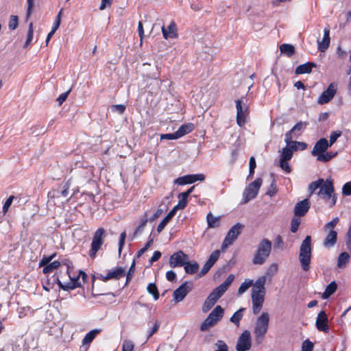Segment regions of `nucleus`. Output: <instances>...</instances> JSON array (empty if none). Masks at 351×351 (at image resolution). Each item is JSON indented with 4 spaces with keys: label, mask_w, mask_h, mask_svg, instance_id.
Instances as JSON below:
<instances>
[{
    "label": "nucleus",
    "mask_w": 351,
    "mask_h": 351,
    "mask_svg": "<svg viewBox=\"0 0 351 351\" xmlns=\"http://www.w3.org/2000/svg\"><path fill=\"white\" fill-rule=\"evenodd\" d=\"M301 220L300 219V217L294 216L291 220V231L292 232H296L298 227L300 224Z\"/></svg>",
    "instance_id": "09e8293b"
},
{
    "label": "nucleus",
    "mask_w": 351,
    "mask_h": 351,
    "mask_svg": "<svg viewBox=\"0 0 351 351\" xmlns=\"http://www.w3.org/2000/svg\"><path fill=\"white\" fill-rule=\"evenodd\" d=\"M293 136H291L290 134H285V141L286 143V146L293 153L294 151L298 150V145H295L294 143H298V141H292L293 138Z\"/></svg>",
    "instance_id": "72a5a7b5"
},
{
    "label": "nucleus",
    "mask_w": 351,
    "mask_h": 351,
    "mask_svg": "<svg viewBox=\"0 0 351 351\" xmlns=\"http://www.w3.org/2000/svg\"><path fill=\"white\" fill-rule=\"evenodd\" d=\"M219 257V250H215L210 257L208 258V261L206 263L208 264L210 266H213L215 263L217 261V259Z\"/></svg>",
    "instance_id": "de8ad7c7"
},
{
    "label": "nucleus",
    "mask_w": 351,
    "mask_h": 351,
    "mask_svg": "<svg viewBox=\"0 0 351 351\" xmlns=\"http://www.w3.org/2000/svg\"><path fill=\"white\" fill-rule=\"evenodd\" d=\"M313 343L308 339H306L302 343L301 351H313Z\"/></svg>",
    "instance_id": "13d9d810"
},
{
    "label": "nucleus",
    "mask_w": 351,
    "mask_h": 351,
    "mask_svg": "<svg viewBox=\"0 0 351 351\" xmlns=\"http://www.w3.org/2000/svg\"><path fill=\"white\" fill-rule=\"evenodd\" d=\"M51 257L49 256H43L41 260L39 262L40 267H45L47 265H48L51 262Z\"/></svg>",
    "instance_id": "69168bd1"
},
{
    "label": "nucleus",
    "mask_w": 351,
    "mask_h": 351,
    "mask_svg": "<svg viewBox=\"0 0 351 351\" xmlns=\"http://www.w3.org/2000/svg\"><path fill=\"white\" fill-rule=\"evenodd\" d=\"M234 280V276L230 274L225 281L221 284V295L226 292Z\"/></svg>",
    "instance_id": "e433bc0d"
},
{
    "label": "nucleus",
    "mask_w": 351,
    "mask_h": 351,
    "mask_svg": "<svg viewBox=\"0 0 351 351\" xmlns=\"http://www.w3.org/2000/svg\"><path fill=\"white\" fill-rule=\"evenodd\" d=\"M266 282V276H262L259 277L256 282L252 285V291L265 292V285Z\"/></svg>",
    "instance_id": "bb28decb"
},
{
    "label": "nucleus",
    "mask_w": 351,
    "mask_h": 351,
    "mask_svg": "<svg viewBox=\"0 0 351 351\" xmlns=\"http://www.w3.org/2000/svg\"><path fill=\"white\" fill-rule=\"evenodd\" d=\"M350 256L347 252L341 253L337 259V266L339 268H343L348 263Z\"/></svg>",
    "instance_id": "c9c22d12"
},
{
    "label": "nucleus",
    "mask_w": 351,
    "mask_h": 351,
    "mask_svg": "<svg viewBox=\"0 0 351 351\" xmlns=\"http://www.w3.org/2000/svg\"><path fill=\"white\" fill-rule=\"evenodd\" d=\"M61 265L60 261H54L53 262H50L48 265H47L43 269V273L44 274H47L53 272L54 270L58 269V267Z\"/></svg>",
    "instance_id": "473e14b6"
},
{
    "label": "nucleus",
    "mask_w": 351,
    "mask_h": 351,
    "mask_svg": "<svg viewBox=\"0 0 351 351\" xmlns=\"http://www.w3.org/2000/svg\"><path fill=\"white\" fill-rule=\"evenodd\" d=\"M219 298V287H217L208 296L202 306L204 312L208 311Z\"/></svg>",
    "instance_id": "6ab92c4d"
},
{
    "label": "nucleus",
    "mask_w": 351,
    "mask_h": 351,
    "mask_svg": "<svg viewBox=\"0 0 351 351\" xmlns=\"http://www.w3.org/2000/svg\"><path fill=\"white\" fill-rule=\"evenodd\" d=\"M265 292L252 291V310L254 314L258 313L264 302Z\"/></svg>",
    "instance_id": "2eb2a0df"
},
{
    "label": "nucleus",
    "mask_w": 351,
    "mask_h": 351,
    "mask_svg": "<svg viewBox=\"0 0 351 351\" xmlns=\"http://www.w3.org/2000/svg\"><path fill=\"white\" fill-rule=\"evenodd\" d=\"M194 129V124L193 123H188L180 125L178 130L176 131V132L178 137L181 138L182 136L193 132Z\"/></svg>",
    "instance_id": "a878e982"
},
{
    "label": "nucleus",
    "mask_w": 351,
    "mask_h": 351,
    "mask_svg": "<svg viewBox=\"0 0 351 351\" xmlns=\"http://www.w3.org/2000/svg\"><path fill=\"white\" fill-rule=\"evenodd\" d=\"M100 330H90L82 340L84 346L90 344Z\"/></svg>",
    "instance_id": "ea45409f"
},
{
    "label": "nucleus",
    "mask_w": 351,
    "mask_h": 351,
    "mask_svg": "<svg viewBox=\"0 0 351 351\" xmlns=\"http://www.w3.org/2000/svg\"><path fill=\"white\" fill-rule=\"evenodd\" d=\"M243 309H239L237 312H235L233 315L230 317V321L234 323L237 326L243 317Z\"/></svg>",
    "instance_id": "864d4df0"
},
{
    "label": "nucleus",
    "mask_w": 351,
    "mask_h": 351,
    "mask_svg": "<svg viewBox=\"0 0 351 351\" xmlns=\"http://www.w3.org/2000/svg\"><path fill=\"white\" fill-rule=\"evenodd\" d=\"M280 49L282 53L287 55L291 57L295 51V48L293 45L289 44H282L280 47Z\"/></svg>",
    "instance_id": "4c0bfd02"
},
{
    "label": "nucleus",
    "mask_w": 351,
    "mask_h": 351,
    "mask_svg": "<svg viewBox=\"0 0 351 351\" xmlns=\"http://www.w3.org/2000/svg\"><path fill=\"white\" fill-rule=\"evenodd\" d=\"M176 212L172 209L168 213L165 218L160 221L157 227V232L160 233L162 232L169 221L174 217Z\"/></svg>",
    "instance_id": "cd10ccee"
},
{
    "label": "nucleus",
    "mask_w": 351,
    "mask_h": 351,
    "mask_svg": "<svg viewBox=\"0 0 351 351\" xmlns=\"http://www.w3.org/2000/svg\"><path fill=\"white\" fill-rule=\"evenodd\" d=\"M161 30L165 39L176 38L178 36L176 24L174 21H171L167 28L164 26L162 27Z\"/></svg>",
    "instance_id": "4be33fe9"
},
{
    "label": "nucleus",
    "mask_w": 351,
    "mask_h": 351,
    "mask_svg": "<svg viewBox=\"0 0 351 351\" xmlns=\"http://www.w3.org/2000/svg\"><path fill=\"white\" fill-rule=\"evenodd\" d=\"M308 123L306 122L300 121L296 123L290 131L287 132L286 134H290L291 136H293V137H298L302 131L305 130Z\"/></svg>",
    "instance_id": "b1692460"
},
{
    "label": "nucleus",
    "mask_w": 351,
    "mask_h": 351,
    "mask_svg": "<svg viewBox=\"0 0 351 351\" xmlns=\"http://www.w3.org/2000/svg\"><path fill=\"white\" fill-rule=\"evenodd\" d=\"M337 90V84L336 83H330L326 90H325L318 97L317 103L319 105L328 104L335 95Z\"/></svg>",
    "instance_id": "ddd939ff"
},
{
    "label": "nucleus",
    "mask_w": 351,
    "mask_h": 351,
    "mask_svg": "<svg viewBox=\"0 0 351 351\" xmlns=\"http://www.w3.org/2000/svg\"><path fill=\"white\" fill-rule=\"evenodd\" d=\"M219 217H215L211 213H208L206 216L208 228H213L218 226Z\"/></svg>",
    "instance_id": "58836bf2"
},
{
    "label": "nucleus",
    "mask_w": 351,
    "mask_h": 351,
    "mask_svg": "<svg viewBox=\"0 0 351 351\" xmlns=\"http://www.w3.org/2000/svg\"><path fill=\"white\" fill-rule=\"evenodd\" d=\"M184 266L186 273L189 274H194L197 273L199 269V265L195 262L191 263L186 261Z\"/></svg>",
    "instance_id": "f704fd0d"
},
{
    "label": "nucleus",
    "mask_w": 351,
    "mask_h": 351,
    "mask_svg": "<svg viewBox=\"0 0 351 351\" xmlns=\"http://www.w3.org/2000/svg\"><path fill=\"white\" fill-rule=\"evenodd\" d=\"M148 221L147 213L145 214L144 217L141 219L140 224L135 229L134 232V237H135L138 233L141 232L144 228V227L146 226L147 223Z\"/></svg>",
    "instance_id": "c03bdc74"
},
{
    "label": "nucleus",
    "mask_w": 351,
    "mask_h": 351,
    "mask_svg": "<svg viewBox=\"0 0 351 351\" xmlns=\"http://www.w3.org/2000/svg\"><path fill=\"white\" fill-rule=\"evenodd\" d=\"M125 269L121 267L113 268L108 271L106 276L99 274L98 278L103 282L110 280H119L125 276Z\"/></svg>",
    "instance_id": "4468645a"
},
{
    "label": "nucleus",
    "mask_w": 351,
    "mask_h": 351,
    "mask_svg": "<svg viewBox=\"0 0 351 351\" xmlns=\"http://www.w3.org/2000/svg\"><path fill=\"white\" fill-rule=\"evenodd\" d=\"M341 132L339 130L333 131L330 133L329 136L330 140L328 142L330 147H331L336 142L337 139L341 136Z\"/></svg>",
    "instance_id": "3c124183"
},
{
    "label": "nucleus",
    "mask_w": 351,
    "mask_h": 351,
    "mask_svg": "<svg viewBox=\"0 0 351 351\" xmlns=\"http://www.w3.org/2000/svg\"><path fill=\"white\" fill-rule=\"evenodd\" d=\"M253 285V280L250 279H245V281L241 285L239 288V294L245 293Z\"/></svg>",
    "instance_id": "37998d69"
},
{
    "label": "nucleus",
    "mask_w": 351,
    "mask_h": 351,
    "mask_svg": "<svg viewBox=\"0 0 351 351\" xmlns=\"http://www.w3.org/2000/svg\"><path fill=\"white\" fill-rule=\"evenodd\" d=\"M346 245L347 248L351 251V225L346 234Z\"/></svg>",
    "instance_id": "774afa93"
},
{
    "label": "nucleus",
    "mask_w": 351,
    "mask_h": 351,
    "mask_svg": "<svg viewBox=\"0 0 351 351\" xmlns=\"http://www.w3.org/2000/svg\"><path fill=\"white\" fill-rule=\"evenodd\" d=\"M278 270V265L276 263H272L267 269L266 274L273 276L276 275Z\"/></svg>",
    "instance_id": "4d7b16f0"
},
{
    "label": "nucleus",
    "mask_w": 351,
    "mask_h": 351,
    "mask_svg": "<svg viewBox=\"0 0 351 351\" xmlns=\"http://www.w3.org/2000/svg\"><path fill=\"white\" fill-rule=\"evenodd\" d=\"M70 281L63 284L59 278H57V284L58 287L64 291L73 290L82 286V282H86L88 279V275L82 270L78 271L77 275L74 271L71 272V275H68Z\"/></svg>",
    "instance_id": "39448f33"
},
{
    "label": "nucleus",
    "mask_w": 351,
    "mask_h": 351,
    "mask_svg": "<svg viewBox=\"0 0 351 351\" xmlns=\"http://www.w3.org/2000/svg\"><path fill=\"white\" fill-rule=\"evenodd\" d=\"M337 285L335 281L331 282L325 289V291L322 295L323 299H327L332 295L337 290Z\"/></svg>",
    "instance_id": "2f4dec72"
},
{
    "label": "nucleus",
    "mask_w": 351,
    "mask_h": 351,
    "mask_svg": "<svg viewBox=\"0 0 351 351\" xmlns=\"http://www.w3.org/2000/svg\"><path fill=\"white\" fill-rule=\"evenodd\" d=\"M328 317L324 311H321L317 317L316 326L317 329H327Z\"/></svg>",
    "instance_id": "393cba45"
},
{
    "label": "nucleus",
    "mask_w": 351,
    "mask_h": 351,
    "mask_svg": "<svg viewBox=\"0 0 351 351\" xmlns=\"http://www.w3.org/2000/svg\"><path fill=\"white\" fill-rule=\"evenodd\" d=\"M269 323V315L263 313L257 320L256 329H267Z\"/></svg>",
    "instance_id": "c85d7f7f"
},
{
    "label": "nucleus",
    "mask_w": 351,
    "mask_h": 351,
    "mask_svg": "<svg viewBox=\"0 0 351 351\" xmlns=\"http://www.w3.org/2000/svg\"><path fill=\"white\" fill-rule=\"evenodd\" d=\"M342 193L345 195H351V182L343 185L342 188Z\"/></svg>",
    "instance_id": "338daca9"
},
{
    "label": "nucleus",
    "mask_w": 351,
    "mask_h": 351,
    "mask_svg": "<svg viewBox=\"0 0 351 351\" xmlns=\"http://www.w3.org/2000/svg\"><path fill=\"white\" fill-rule=\"evenodd\" d=\"M310 208V202L308 199H304L298 202L294 208V214L297 217H302L308 212Z\"/></svg>",
    "instance_id": "412c9836"
},
{
    "label": "nucleus",
    "mask_w": 351,
    "mask_h": 351,
    "mask_svg": "<svg viewBox=\"0 0 351 351\" xmlns=\"http://www.w3.org/2000/svg\"><path fill=\"white\" fill-rule=\"evenodd\" d=\"M191 290V287L189 286V282H185L182 284L178 289L173 292L174 300L177 302L182 301L185 296L187 295L189 291Z\"/></svg>",
    "instance_id": "aec40b11"
},
{
    "label": "nucleus",
    "mask_w": 351,
    "mask_h": 351,
    "mask_svg": "<svg viewBox=\"0 0 351 351\" xmlns=\"http://www.w3.org/2000/svg\"><path fill=\"white\" fill-rule=\"evenodd\" d=\"M34 36V29H33V23H30L28 27L27 39L24 45V47H27L33 39Z\"/></svg>",
    "instance_id": "a18cd8bd"
},
{
    "label": "nucleus",
    "mask_w": 351,
    "mask_h": 351,
    "mask_svg": "<svg viewBox=\"0 0 351 351\" xmlns=\"http://www.w3.org/2000/svg\"><path fill=\"white\" fill-rule=\"evenodd\" d=\"M317 195L329 208H332L337 202V197L334 193L333 184L330 180L328 179L326 181L323 180Z\"/></svg>",
    "instance_id": "7ed1b4c3"
},
{
    "label": "nucleus",
    "mask_w": 351,
    "mask_h": 351,
    "mask_svg": "<svg viewBox=\"0 0 351 351\" xmlns=\"http://www.w3.org/2000/svg\"><path fill=\"white\" fill-rule=\"evenodd\" d=\"M328 147L330 146L328 140L325 138H322L315 144L311 151V154L315 156L317 160L319 162H328L337 154V153L327 152Z\"/></svg>",
    "instance_id": "f257e3e1"
},
{
    "label": "nucleus",
    "mask_w": 351,
    "mask_h": 351,
    "mask_svg": "<svg viewBox=\"0 0 351 351\" xmlns=\"http://www.w3.org/2000/svg\"><path fill=\"white\" fill-rule=\"evenodd\" d=\"M244 225L241 223H237L234 225L228 232L222 243V250H226L229 247L234 241L238 238L239 235L241 233Z\"/></svg>",
    "instance_id": "9d476101"
},
{
    "label": "nucleus",
    "mask_w": 351,
    "mask_h": 351,
    "mask_svg": "<svg viewBox=\"0 0 351 351\" xmlns=\"http://www.w3.org/2000/svg\"><path fill=\"white\" fill-rule=\"evenodd\" d=\"M330 42V29L328 27H325L324 29V36L322 40L321 41L317 40L318 49L322 52H324L329 47Z\"/></svg>",
    "instance_id": "5701e85b"
},
{
    "label": "nucleus",
    "mask_w": 351,
    "mask_h": 351,
    "mask_svg": "<svg viewBox=\"0 0 351 351\" xmlns=\"http://www.w3.org/2000/svg\"><path fill=\"white\" fill-rule=\"evenodd\" d=\"M252 347V338L249 330H244L239 336L237 345V351H247Z\"/></svg>",
    "instance_id": "f8f14e48"
},
{
    "label": "nucleus",
    "mask_w": 351,
    "mask_h": 351,
    "mask_svg": "<svg viewBox=\"0 0 351 351\" xmlns=\"http://www.w3.org/2000/svg\"><path fill=\"white\" fill-rule=\"evenodd\" d=\"M293 157V152L285 146L280 152L279 166L286 173H289L291 171V168L289 164V161Z\"/></svg>",
    "instance_id": "9b49d317"
},
{
    "label": "nucleus",
    "mask_w": 351,
    "mask_h": 351,
    "mask_svg": "<svg viewBox=\"0 0 351 351\" xmlns=\"http://www.w3.org/2000/svg\"><path fill=\"white\" fill-rule=\"evenodd\" d=\"M125 106L123 104H117L112 106V109L114 111H117L119 114H123L125 110Z\"/></svg>",
    "instance_id": "0e129e2a"
},
{
    "label": "nucleus",
    "mask_w": 351,
    "mask_h": 351,
    "mask_svg": "<svg viewBox=\"0 0 351 351\" xmlns=\"http://www.w3.org/2000/svg\"><path fill=\"white\" fill-rule=\"evenodd\" d=\"M106 237V230L104 228H99L93 234L90 249L88 255L90 258H94L97 252L101 248Z\"/></svg>",
    "instance_id": "6e6552de"
},
{
    "label": "nucleus",
    "mask_w": 351,
    "mask_h": 351,
    "mask_svg": "<svg viewBox=\"0 0 351 351\" xmlns=\"http://www.w3.org/2000/svg\"><path fill=\"white\" fill-rule=\"evenodd\" d=\"M61 265H65L66 267V274L68 275H71V272L74 271V267L72 261L69 259H64L61 262Z\"/></svg>",
    "instance_id": "603ef678"
},
{
    "label": "nucleus",
    "mask_w": 351,
    "mask_h": 351,
    "mask_svg": "<svg viewBox=\"0 0 351 351\" xmlns=\"http://www.w3.org/2000/svg\"><path fill=\"white\" fill-rule=\"evenodd\" d=\"M19 25V19L17 16L11 15L8 23V27L11 30H14Z\"/></svg>",
    "instance_id": "8fccbe9b"
},
{
    "label": "nucleus",
    "mask_w": 351,
    "mask_h": 351,
    "mask_svg": "<svg viewBox=\"0 0 351 351\" xmlns=\"http://www.w3.org/2000/svg\"><path fill=\"white\" fill-rule=\"evenodd\" d=\"M219 319V305H217L208 317L204 321L200 329H208L213 327Z\"/></svg>",
    "instance_id": "f3484780"
},
{
    "label": "nucleus",
    "mask_w": 351,
    "mask_h": 351,
    "mask_svg": "<svg viewBox=\"0 0 351 351\" xmlns=\"http://www.w3.org/2000/svg\"><path fill=\"white\" fill-rule=\"evenodd\" d=\"M15 199V197L14 195H10L6 201L4 202V204L3 206L2 212L3 213V215H5L8 210L10 206H11L12 201Z\"/></svg>",
    "instance_id": "5fc2aeb1"
},
{
    "label": "nucleus",
    "mask_w": 351,
    "mask_h": 351,
    "mask_svg": "<svg viewBox=\"0 0 351 351\" xmlns=\"http://www.w3.org/2000/svg\"><path fill=\"white\" fill-rule=\"evenodd\" d=\"M71 186V178L68 179L66 181L63 182L62 186V191L60 192V195L62 197H66L68 196L69 193V189Z\"/></svg>",
    "instance_id": "a19ab883"
},
{
    "label": "nucleus",
    "mask_w": 351,
    "mask_h": 351,
    "mask_svg": "<svg viewBox=\"0 0 351 351\" xmlns=\"http://www.w3.org/2000/svg\"><path fill=\"white\" fill-rule=\"evenodd\" d=\"M154 243L153 239H149L145 245L138 252V257L143 255Z\"/></svg>",
    "instance_id": "bf43d9fd"
},
{
    "label": "nucleus",
    "mask_w": 351,
    "mask_h": 351,
    "mask_svg": "<svg viewBox=\"0 0 351 351\" xmlns=\"http://www.w3.org/2000/svg\"><path fill=\"white\" fill-rule=\"evenodd\" d=\"M237 109V123L242 128L250 120L249 99L246 96L241 97L235 101Z\"/></svg>",
    "instance_id": "f03ea898"
},
{
    "label": "nucleus",
    "mask_w": 351,
    "mask_h": 351,
    "mask_svg": "<svg viewBox=\"0 0 351 351\" xmlns=\"http://www.w3.org/2000/svg\"><path fill=\"white\" fill-rule=\"evenodd\" d=\"M147 290L149 294L153 295L155 300L159 298L158 290L155 283H149L147 285Z\"/></svg>",
    "instance_id": "79ce46f5"
},
{
    "label": "nucleus",
    "mask_w": 351,
    "mask_h": 351,
    "mask_svg": "<svg viewBox=\"0 0 351 351\" xmlns=\"http://www.w3.org/2000/svg\"><path fill=\"white\" fill-rule=\"evenodd\" d=\"M71 90H69L66 92H64L59 95V97L57 98V101L58 103L59 106H61L67 99Z\"/></svg>",
    "instance_id": "680f3d73"
},
{
    "label": "nucleus",
    "mask_w": 351,
    "mask_h": 351,
    "mask_svg": "<svg viewBox=\"0 0 351 351\" xmlns=\"http://www.w3.org/2000/svg\"><path fill=\"white\" fill-rule=\"evenodd\" d=\"M205 179L204 174H189L182 177H179L174 180L175 184L179 185H185L189 184H193L196 181H203Z\"/></svg>",
    "instance_id": "a211bd4d"
},
{
    "label": "nucleus",
    "mask_w": 351,
    "mask_h": 351,
    "mask_svg": "<svg viewBox=\"0 0 351 351\" xmlns=\"http://www.w3.org/2000/svg\"><path fill=\"white\" fill-rule=\"evenodd\" d=\"M271 250V242L267 239L262 240L253 258L254 265H263L269 257Z\"/></svg>",
    "instance_id": "0eeeda50"
},
{
    "label": "nucleus",
    "mask_w": 351,
    "mask_h": 351,
    "mask_svg": "<svg viewBox=\"0 0 351 351\" xmlns=\"http://www.w3.org/2000/svg\"><path fill=\"white\" fill-rule=\"evenodd\" d=\"M323 183V179L320 178L317 180L311 182L308 186V191L310 194L313 193L317 189L320 187L322 184Z\"/></svg>",
    "instance_id": "49530a36"
},
{
    "label": "nucleus",
    "mask_w": 351,
    "mask_h": 351,
    "mask_svg": "<svg viewBox=\"0 0 351 351\" xmlns=\"http://www.w3.org/2000/svg\"><path fill=\"white\" fill-rule=\"evenodd\" d=\"M178 198H179V201H178V203L177 205H176L173 208L172 210H174L176 213L178 210H182V209H184L186 205H187V202H188V197L186 196L184 194H183L182 193H180L178 195Z\"/></svg>",
    "instance_id": "7c9ffc66"
},
{
    "label": "nucleus",
    "mask_w": 351,
    "mask_h": 351,
    "mask_svg": "<svg viewBox=\"0 0 351 351\" xmlns=\"http://www.w3.org/2000/svg\"><path fill=\"white\" fill-rule=\"evenodd\" d=\"M134 267H135V262L134 261L132 265L130 266L128 271L125 274V276H126L125 285H128V283L131 281V280L133 277V275H134V273L135 271Z\"/></svg>",
    "instance_id": "6e6d98bb"
},
{
    "label": "nucleus",
    "mask_w": 351,
    "mask_h": 351,
    "mask_svg": "<svg viewBox=\"0 0 351 351\" xmlns=\"http://www.w3.org/2000/svg\"><path fill=\"white\" fill-rule=\"evenodd\" d=\"M262 183V179L257 178L245 187L243 193V203H247L249 201L254 199L257 196Z\"/></svg>",
    "instance_id": "1a4fd4ad"
},
{
    "label": "nucleus",
    "mask_w": 351,
    "mask_h": 351,
    "mask_svg": "<svg viewBox=\"0 0 351 351\" xmlns=\"http://www.w3.org/2000/svg\"><path fill=\"white\" fill-rule=\"evenodd\" d=\"M126 238V232L124 231L121 233L119 240V252L121 253L122 248L125 244V241Z\"/></svg>",
    "instance_id": "e2e57ef3"
},
{
    "label": "nucleus",
    "mask_w": 351,
    "mask_h": 351,
    "mask_svg": "<svg viewBox=\"0 0 351 351\" xmlns=\"http://www.w3.org/2000/svg\"><path fill=\"white\" fill-rule=\"evenodd\" d=\"M339 217L333 218L330 221L326 223L323 227V230L327 233L323 241V246L326 248H331L335 246L337 240V232L335 228L339 223Z\"/></svg>",
    "instance_id": "423d86ee"
},
{
    "label": "nucleus",
    "mask_w": 351,
    "mask_h": 351,
    "mask_svg": "<svg viewBox=\"0 0 351 351\" xmlns=\"http://www.w3.org/2000/svg\"><path fill=\"white\" fill-rule=\"evenodd\" d=\"M189 256L182 251L179 250L173 253L169 258V265L171 267H182L184 266Z\"/></svg>",
    "instance_id": "dca6fc26"
},
{
    "label": "nucleus",
    "mask_w": 351,
    "mask_h": 351,
    "mask_svg": "<svg viewBox=\"0 0 351 351\" xmlns=\"http://www.w3.org/2000/svg\"><path fill=\"white\" fill-rule=\"evenodd\" d=\"M134 344L130 341H124L122 346V351H133Z\"/></svg>",
    "instance_id": "052dcab7"
},
{
    "label": "nucleus",
    "mask_w": 351,
    "mask_h": 351,
    "mask_svg": "<svg viewBox=\"0 0 351 351\" xmlns=\"http://www.w3.org/2000/svg\"><path fill=\"white\" fill-rule=\"evenodd\" d=\"M312 256L311 237L306 236L300 247L299 261L302 269L307 271L310 269Z\"/></svg>",
    "instance_id": "20e7f679"
},
{
    "label": "nucleus",
    "mask_w": 351,
    "mask_h": 351,
    "mask_svg": "<svg viewBox=\"0 0 351 351\" xmlns=\"http://www.w3.org/2000/svg\"><path fill=\"white\" fill-rule=\"evenodd\" d=\"M315 65L313 63L307 62L301 65H299L295 69L296 74H304L310 73L312 71L313 67Z\"/></svg>",
    "instance_id": "c756f323"
}]
</instances>
